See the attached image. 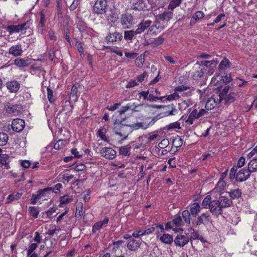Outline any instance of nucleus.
I'll return each instance as SVG.
<instances>
[{
    "mask_svg": "<svg viewBox=\"0 0 257 257\" xmlns=\"http://www.w3.org/2000/svg\"><path fill=\"white\" fill-rule=\"evenodd\" d=\"M207 69L206 68H202L200 70L197 71L195 73V75L197 77L199 78L203 76V75L205 74H206Z\"/></svg>",
    "mask_w": 257,
    "mask_h": 257,
    "instance_id": "338daca9",
    "label": "nucleus"
},
{
    "mask_svg": "<svg viewBox=\"0 0 257 257\" xmlns=\"http://www.w3.org/2000/svg\"><path fill=\"white\" fill-rule=\"evenodd\" d=\"M120 23L123 28H130L134 24L133 16L128 13L122 14L120 16Z\"/></svg>",
    "mask_w": 257,
    "mask_h": 257,
    "instance_id": "7ed1b4c3",
    "label": "nucleus"
},
{
    "mask_svg": "<svg viewBox=\"0 0 257 257\" xmlns=\"http://www.w3.org/2000/svg\"><path fill=\"white\" fill-rule=\"evenodd\" d=\"M14 64L19 67H25L28 66L31 62L29 59L17 58L14 60Z\"/></svg>",
    "mask_w": 257,
    "mask_h": 257,
    "instance_id": "a878e982",
    "label": "nucleus"
},
{
    "mask_svg": "<svg viewBox=\"0 0 257 257\" xmlns=\"http://www.w3.org/2000/svg\"><path fill=\"white\" fill-rule=\"evenodd\" d=\"M188 232H189V233H190L192 234L191 236H189L190 238V240L195 239L198 238V234L197 232H196L194 231L193 228H189Z\"/></svg>",
    "mask_w": 257,
    "mask_h": 257,
    "instance_id": "052dcab7",
    "label": "nucleus"
},
{
    "mask_svg": "<svg viewBox=\"0 0 257 257\" xmlns=\"http://www.w3.org/2000/svg\"><path fill=\"white\" fill-rule=\"evenodd\" d=\"M132 106H134V107L132 109V110L133 111H139V109H137V108L142 107V104H139L138 105H136L135 103H134L132 105H130V104H127L125 106H123L120 108L119 110H118V112L119 114H122L125 113L127 110L129 109H131Z\"/></svg>",
    "mask_w": 257,
    "mask_h": 257,
    "instance_id": "b1692460",
    "label": "nucleus"
},
{
    "mask_svg": "<svg viewBox=\"0 0 257 257\" xmlns=\"http://www.w3.org/2000/svg\"><path fill=\"white\" fill-rule=\"evenodd\" d=\"M169 145V141L167 139H163L160 143H159L158 147L159 149H165Z\"/></svg>",
    "mask_w": 257,
    "mask_h": 257,
    "instance_id": "3c124183",
    "label": "nucleus"
},
{
    "mask_svg": "<svg viewBox=\"0 0 257 257\" xmlns=\"http://www.w3.org/2000/svg\"><path fill=\"white\" fill-rule=\"evenodd\" d=\"M235 83L238 87H242L246 86L248 82L238 78L235 80Z\"/></svg>",
    "mask_w": 257,
    "mask_h": 257,
    "instance_id": "4d7b16f0",
    "label": "nucleus"
},
{
    "mask_svg": "<svg viewBox=\"0 0 257 257\" xmlns=\"http://www.w3.org/2000/svg\"><path fill=\"white\" fill-rule=\"evenodd\" d=\"M229 61L226 58H224L220 63L218 66V69L220 71L225 70L229 67Z\"/></svg>",
    "mask_w": 257,
    "mask_h": 257,
    "instance_id": "c9c22d12",
    "label": "nucleus"
},
{
    "mask_svg": "<svg viewBox=\"0 0 257 257\" xmlns=\"http://www.w3.org/2000/svg\"><path fill=\"white\" fill-rule=\"evenodd\" d=\"M238 93L231 92L223 96V99L225 104H229L234 102L238 97Z\"/></svg>",
    "mask_w": 257,
    "mask_h": 257,
    "instance_id": "4be33fe9",
    "label": "nucleus"
},
{
    "mask_svg": "<svg viewBox=\"0 0 257 257\" xmlns=\"http://www.w3.org/2000/svg\"><path fill=\"white\" fill-rule=\"evenodd\" d=\"M56 50L54 49H50L48 52V58L52 61L55 58Z\"/></svg>",
    "mask_w": 257,
    "mask_h": 257,
    "instance_id": "774afa93",
    "label": "nucleus"
},
{
    "mask_svg": "<svg viewBox=\"0 0 257 257\" xmlns=\"http://www.w3.org/2000/svg\"><path fill=\"white\" fill-rule=\"evenodd\" d=\"M130 9L135 11H141L147 9V4L145 0H131Z\"/></svg>",
    "mask_w": 257,
    "mask_h": 257,
    "instance_id": "39448f33",
    "label": "nucleus"
},
{
    "mask_svg": "<svg viewBox=\"0 0 257 257\" xmlns=\"http://www.w3.org/2000/svg\"><path fill=\"white\" fill-rule=\"evenodd\" d=\"M72 201V199L70 198H65L64 196L60 198V205L62 207V205L66 204Z\"/></svg>",
    "mask_w": 257,
    "mask_h": 257,
    "instance_id": "69168bd1",
    "label": "nucleus"
},
{
    "mask_svg": "<svg viewBox=\"0 0 257 257\" xmlns=\"http://www.w3.org/2000/svg\"><path fill=\"white\" fill-rule=\"evenodd\" d=\"M109 221V219L105 217L102 221H98L95 223L92 226V231L93 233H96L98 230H100L103 227L106 226Z\"/></svg>",
    "mask_w": 257,
    "mask_h": 257,
    "instance_id": "6ab92c4d",
    "label": "nucleus"
},
{
    "mask_svg": "<svg viewBox=\"0 0 257 257\" xmlns=\"http://www.w3.org/2000/svg\"><path fill=\"white\" fill-rule=\"evenodd\" d=\"M215 63V60H211V61H207V60H202L200 62V64L203 66V68H206L207 69V67H208V64L211 65V64H214Z\"/></svg>",
    "mask_w": 257,
    "mask_h": 257,
    "instance_id": "0e129e2a",
    "label": "nucleus"
},
{
    "mask_svg": "<svg viewBox=\"0 0 257 257\" xmlns=\"http://www.w3.org/2000/svg\"><path fill=\"white\" fill-rule=\"evenodd\" d=\"M159 19L169 21L173 17V13L170 12H164L163 13L158 15Z\"/></svg>",
    "mask_w": 257,
    "mask_h": 257,
    "instance_id": "f704fd0d",
    "label": "nucleus"
},
{
    "mask_svg": "<svg viewBox=\"0 0 257 257\" xmlns=\"http://www.w3.org/2000/svg\"><path fill=\"white\" fill-rule=\"evenodd\" d=\"M166 97V96H155L152 94H148L147 100L150 101H156L157 100H161L162 101H164L163 99Z\"/></svg>",
    "mask_w": 257,
    "mask_h": 257,
    "instance_id": "864d4df0",
    "label": "nucleus"
},
{
    "mask_svg": "<svg viewBox=\"0 0 257 257\" xmlns=\"http://www.w3.org/2000/svg\"><path fill=\"white\" fill-rule=\"evenodd\" d=\"M131 131L130 125L124 124L121 122H115L114 124V133L123 137V140L126 139Z\"/></svg>",
    "mask_w": 257,
    "mask_h": 257,
    "instance_id": "f257e3e1",
    "label": "nucleus"
},
{
    "mask_svg": "<svg viewBox=\"0 0 257 257\" xmlns=\"http://www.w3.org/2000/svg\"><path fill=\"white\" fill-rule=\"evenodd\" d=\"M40 22L38 24V27H44L45 25V23L47 21V16L48 15V13L47 11L42 10L40 13Z\"/></svg>",
    "mask_w": 257,
    "mask_h": 257,
    "instance_id": "bb28decb",
    "label": "nucleus"
},
{
    "mask_svg": "<svg viewBox=\"0 0 257 257\" xmlns=\"http://www.w3.org/2000/svg\"><path fill=\"white\" fill-rule=\"evenodd\" d=\"M47 98H48L49 102L50 103H52L54 101V100L53 99V91L50 87H47Z\"/></svg>",
    "mask_w": 257,
    "mask_h": 257,
    "instance_id": "bf43d9fd",
    "label": "nucleus"
},
{
    "mask_svg": "<svg viewBox=\"0 0 257 257\" xmlns=\"http://www.w3.org/2000/svg\"><path fill=\"white\" fill-rule=\"evenodd\" d=\"M10 162V156L7 154H0V163L8 169Z\"/></svg>",
    "mask_w": 257,
    "mask_h": 257,
    "instance_id": "cd10ccee",
    "label": "nucleus"
},
{
    "mask_svg": "<svg viewBox=\"0 0 257 257\" xmlns=\"http://www.w3.org/2000/svg\"><path fill=\"white\" fill-rule=\"evenodd\" d=\"M83 204L81 202H79L76 204L75 216L77 217H81L83 215L82 210Z\"/></svg>",
    "mask_w": 257,
    "mask_h": 257,
    "instance_id": "37998d69",
    "label": "nucleus"
},
{
    "mask_svg": "<svg viewBox=\"0 0 257 257\" xmlns=\"http://www.w3.org/2000/svg\"><path fill=\"white\" fill-rule=\"evenodd\" d=\"M106 133V130L105 128L102 127L97 131L96 135L97 137H100L102 140L106 142H108L109 140L105 136Z\"/></svg>",
    "mask_w": 257,
    "mask_h": 257,
    "instance_id": "72a5a7b5",
    "label": "nucleus"
},
{
    "mask_svg": "<svg viewBox=\"0 0 257 257\" xmlns=\"http://www.w3.org/2000/svg\"><path fill=\"white\" fill-rule=\"evenodd\" d=\"M66 141L65 140H59L54 145V148L55 150H61L63 149L65 145Z\"/></svg>",
    "mask_w": 257,
    "mask_h": 257,
    "instance_id": "58836bf2",
    "label": "nucleus"
},
{
    "mask_svg": "<svg viewBox=\"0 0 257 257\" xmlns=\"http://www.w3.org/2000/svg\"><path fill=\"white\" fill-rule=\"evenodd\" d=\"M210 221L211 216L209 213H204L201 216H198L196 223L197 225H199L201 224H208Z\"/></svg>",
    "mask_w": 257,
    "mask_h": 257,
    "instance_id": "a211bd4d",
    "label": "nucleus"
},
{
    "mask_svg": "<svg viewBox=\"0 0 257 257\" xmlns=\"http://www.w3.org/2000/svg\"><path fill=\"white\" fill-rule=\"evenodd\" d=\"M217 64V62L215 61V63L214 64L209 65L208 64V67H207V72L206 74L208 75H211L213 74L214 71V68L216 67Z\"/></svg>",
    "mask_w": 257,
    "mask_h": 257,
    "instance_id": "5fc2aeb1",
    "label": "nucleus"
},
{
    "mask_svg": "<svg viewBox=\"0 0 257 257\" xmlns=\"http://www.w3.org/2000/svg\"><path fill=\"white\" fill-rule=\"evenodd\" d=\"M106 19L108 21L114 23L117 20L118 17L114 12H111L109 15L106 16Z\"/></svg>",
    "mask_w": 257,
    "mask_h": 257,
    "instance_id": "8fccbe9b",
    "label": "nucleus"
},
{
    "mask_svg": "<svg viewBox=\"0 0 257 257\" xmlns=\"http://www.w3.org/2000/svg\"><path fill=\"white\" fill-rule=\"evenodd\" d=\"M163 108L164 111L159 114L160 118H162L169 115H175L178 113V109L173 104L164 106Z\"/></svg>",
    "mask_w": 257,
    "mask_h": 257,
    "instance_id": "423d86ee",
    "label": "nucleus"
},
{
    "mask_svg": "<svg viewBox=\"0 0 257 257\" xmlns=\"http://www.w3.org/2000/svg\"><path fill=\"white\" fill-rule=\"evenodd\" d=\"M248 170L250 173L257 171V159H253L248 164Z\"/></svg>",
    "mask_w": 257,
    "mask_h": 257,
    "instance_id": "2f4dec72",
    "label": "nucleus"
},
{
    "mask_svg": "<svg viewBox=\"0 0 257 257\" xmlns=\"http://www.w3.org/2000/svg\"><path fill=\"white\" fill-rule=\"evenodd\" d=\"M237 171V167L233 166L230 170L229 175V179L232 180L236 179V175Z\"/></svg>",
    "mask_w": 257,
    "mask_h": 257,
    "instance_id": "603ef678",
    "label": "nucleus"
},
{
    "mask_svg": "<svg viewBox=\"0 0 257 257\" xmlns=\"http://www.w3.org/2000/svg\"><path fill=\"white\" fill-rule=\"evenodd\" d=\"M4 109L9 114L18 115L21 112L22 107L21 105L12 104L8 102L5 104Z\"/></svg>",
    "mask_w": 257,
    "mask_h": 257,
    "instance_id": "20e7f679",
    "label": "nucleus"
},
{
    "mask_svg": "<svg viewBox=\"0 0 257 257\" xmlns=\"http://www.w3.org/2000/svg\"><path fill=\"white\" fill-rule=\"evenodd\" d=\"M29 28L28 22H25L17 25H9L6 28V30L9 33L10 35L15 33H19L20 32L23 33L26 30Z\"/></svg>",
    "mask_w": 257,
    "mask_h": 257,
    "instance_id": "f03ea898",
    "label": "nucleus"
},
{
    "mask_svg": "<svg viewBox=\"0 0 257 257\" xmlns=\"http://www.w3.org/2000/svg\"><path fill=\"white\" fill-rule=\"evenodd\" d=\"M37 246V244L36 243H33L29 245L28 249H27V253H28V255L31 254L33 251L36 249Z\"/></svg>",
    "mask_w": 257,
    "mask_h": 257,
    "instance_id": "680f3d73",
    "label": "nucleus"
},
{
    "mask_svg": "<svg viewBox=\"0 0 257 257\" xmlns=\"http://www.w3.org/2000/svg\"><path fill=\"white\" fill-rule=\"evenodd\" d=\"M250 174L248 169H241L236 173V180L239 182L245 181L249 178Z\"/></svg>",
    "mask_w": 257,
    "mask_h": 257,
    "instance_id": "f8f14e48",
    "label": "nucleus"
},
{
    "mask_svg": "<svg viewBox=\"0 0 257 257\" xmlns=\"http://www.w3.org/2000/svg\"><path fill=\"white\" fill-rule=\"evenodd\" d=\"M25 125V121L21 118H16L13 120L12 127L14 131L16 132H21Z\"/></svg>",
    "mask_w": 257,
    "mask_h": 257,
    "instance_id": "ddd939ff",
    "label": "nucleus"
},
{
    "mask_svg": "<svg viewBox=\"0 0 257 257\" xmlns=\"http://www.w3.org/2000/svg\"><path fill=\"white\" fill-rule=\"evenodd\" d=\"M182 2V0H171L168 6V8L169 10H173L179 7Z\"/></svg>",
    "mask_w": 257,
    "mask_h": 257,
    "instance_id": "4c0bfd02",
    "label": "nucleus"
},
{
    "mask_svg": "<svg viewBox=\"0 0 257 257\" xmlns=\"http://www.w3.org/2000/svg\"><path fill=\"white\" fill-rule=\"evenodd\" d=\"M6 86L11 92H17L20 87V84L16 80L8 81L6 84Z\"/></svg>",
    "mask_w": 257,
    "mask_h": 257,
    "instance_id": "aec40b11",
    "label": "nucleus"
},
{
    "mask_svg": "<svg viewBox=\"0 0 257 257\" xmlns=\"http://www.w3.org/2000/svg\"><path fill=\"white\" fill-rule=\"evenodd\" d=\"M77 28L81 32H84L87 30L86 24L83 21L79 20L77 23Z\"/></svg>",
    "mask_w": 257,
    "mask_h": 257,
    "instance_id": "a18cd8bd",
    "label": "nucleus"
},
{
    "mask_svg": "<svg viewBox=\"0 0 257 257\" xmlns=\"http://www.w3.org/2000/svg\"><path fill=\"white\" fill-rule=\"evenodd\" d=\"M164 42V38L161 36H160L157 38H156L153 41H152V46L154 47H158L161 44H163Z\"/></svg>",
    "mask_w": 257,
    "mask_h": 257,
    "instance_id": "a19ab883",
    "label": "nucleus"
},
{
    "mask_svg": "<svg viewBox=\"0 0 257 257\" xmlns=\"http://www.w3.org/2000/svg\"><path fill=\"white\" fill-rule=\"evenodd\" d=\"M183 140L180 138H177L173 140V146L177 148V150H178V148H180L183 145Z\"/></svg>",
    "mask_w": 257,
    "mask_h": 257,
    "instance_id": "09e8293b",
    "label": "nucleus"
},
{
    "mask_svg": "<svg viewBox=\"0 0 257 257\" xmlns=\"http://www.w3.org/2000/svg\"><path fill=\"white\" fill-rule=\"evenodd\" d=\"M221 100V96L214 95L207 100L205 104V108L207 110H211L219 104Z\"/></svg>",
    "mask_w": 257,
    "mask_h": 257,
    "instance_id": "1a4fd4ad",
    "label": "nucleus"
},
{
    "mask_svg": "<svg viewBox=\"0 0 257 257\" xmlns=\"http://www.w3.org/2000/svg\"><path fill=\"white\" fill-rule=\"evenodd\" d=\"M173 223L176 226H181L183 224V221L182 217L180 215H177L174 219Z\"/></svg>",
    "mask_w": 257,
    "mask_h": 257,
    "instance_id": "6e6d98bb",
    "label": "nucleus"
},
{
    "mask_svg": "<svg viewBox=\"0 0 257 257\" xmlns=\"http://www.w3.org/2000/svg\"><path fill=\"white\" fill-rule=\"evenodd\" d=\"M182 217L185 223L189 224L190 223V212L188 210H185L182 212Z\"/></svg>",
    "mask_w": 257,
    "mask_h": 257,
    "instance_id": "ea45409f",
    "label": "nucleus"
},
{
    "mask_svg": "<svg viewBox=\"0 0 257 257\" xmlns=\"http://www.w3.org/2000/svg\"><path fill=\"white\" fill-rule=\"evenodd\" d=\"M204 17V14L202 11H197L193 15L191 21L194 20L196 21L202 19Z\"/></svg>",
    "mask_w": 257,
    "mask_h": 257,
    "instance_id": "c03bdc74",
    "label": "nucleus"
},
{
    "mask_svg": "<svg viewBox=\"0 0 257 257\" xmlns=\"http://www.w3.org/2000/svg\"><path fill=\"white\" fill-rule=\"evenodd\" d=\"M211 197L210 195L206 196L203 199L202 205L205 208H207L208 207H210L211 204Z\"/></svg>",
    "mask_w": 257,
    "mask_h": 257,
    "instance_id": "79ce46f5",
    "label": "nucleus"
},
{
    "mask_svg": "<svg viewBox=\"0 0 257 257\" xmlns=\"http://www.w3.org/2000/svg\"><path fill=\"white\" fill-rule=\"evenodd\" d=\"M107 2L105 0L96 1L93 7L94 12L98 14H103L106 12Z\"/></svg>",
    "mask_w": 257,
    "mask_h": 257,
    "instance_id": "0eeeda50",
    "label": "nucleus"
},
{
    "mask_svg": "<svg viewBox=\"0 0 257 257\" xmlns=\"http://www.w3.org/2000/svg\"><path fill=\"white\" fill-rule=\"evenodd\" d=\"M78 85L77 84H74L71 89L69 95V102L70 104L75 103L78 98L77 95Z\"/></svg>",
    "mask_w": 257,
    "mask_h": 257,
    "instance_id": "dca6fc26",
    "label": "nucleus"
},
{
    "mask_svg": "<svg viewBox=\"0 0 257 257\" xmlns=\"http://www.w3.org/2000/svg\"><path fill=\"white\" fill-rule=\"evenodd\" d=\"M138 34H139L137 33L136 30L135 31H125L124 32V39L127 41H131L133 39L135 35H137Z\"/></svg>",
    "mask_w": 257,
    "mask_h": 257,
    "instance_id": "7c9ffc66",
    "label": "nucleus"
},
{
    "mask_svg": "<svg viewBox=\"0 0 257 257\" xmlns=\"http://www.w3.org/2000/svg\"><path fill=\"white\" fill-rule=\"evenodd\" d=\"M157 237L160 236V240L161 242L165 244H170L173 241V236L169 234H164L163 235H161V234L158 232L156 233Z\"/></svg>",
    "mask_w": 257,
    "mask_h": 257,
    "instance_id": "5701e85b",
    "label": "nucleus"
},
{
    "mask_svg": "<svg viewBox=\"0 0 257 257\" xmlns=\"http://www.w3.org/2000/svg\"><path fill=\"white\" fill-rule=\"evenodd\" d=\"M200 211V206L198 203L195 202L192 204L190 212L192 216H196Z\"/></svg>",
    "mask_w": 257,
    "mask_h": 257,
    "instance_id": "c756f323",
    "label": "nucleus"
},
{
    "mask_svg": "<svg viewBox=\"0 0 257 257\" xmlns=\"http://www.w3.org/2000/svg\"><path fill=\"white\" fill-rule=\"evenodd\" d=\"M131 147L130 145H127L125 146L121 147L119 148V153L120 155L125 156H128L130 155V150H131Z\"/></svg>",
    "mask_w": 257,
    "mask_h": 257,
    "instance_id": "473e14b6",
    "label": "nucleus"
},
{
    "mask_svg": "<svg viewBox=\"0 0 257 257\" xmlns=\"http://www.w3.org/2000/svg\"><path fill=\"white\" fill-rule=\"evenodd\" d=\"M141 244V241L140 240L133 239L128 242L127 244V247L130 250L135 251L140 247Z\"/></svg>",
    "mask_w": 257,
    "mask_h": 257,
    "instance_id": "393cba45",
    "label": "nucleus"
},
{
    "mask_svg": "<svg viewBox=\"0 0 257 257\" xmlns=\"http://www.w3.org/2000/svg\"><path fill=\"white\" fill-rule=\"evenodd\" d=\"M9 140L8 135L4 132L0 133V146H3L7 144Z\"/></svg>",
    "mask_w": 257,
    "mask_h": 257,
    "instance_id": "e433bc0d",
    "label": "nucleus"
},
{
    "mask_svg": "<svg viewBox=\"0 0 257 257\" xmlns=\"http://www.w3.org/2000/svg\"><path fill=\"white\" fill-rule=\"evenodd\" d=\"M209 209L211 212L215 215L218 216L222 214V208L219 205L218 200L212 201Z\"/></svg>",
    "mask_w": 257,
    "mask_h": 257,
    "instance_id": "2eb2a0df",
    "label": "nucleus"
},
{
    "mask_svg": "<svg viewBox=\"0 0 257 257\" xmlns=\"http://www.w3.org/2000/svg\"><path fill=\"white\" fill-rule=\"evenodd\" d=\"M218 201L222 208L229 207L232 204L231 200L226 196H220Z\"/></svg>",
    "mask_w": 257,
    "mask_h": 257,
    "instance_id": "412c9836",
    "label": "nucleus"
},
{
    "mask_svg": "<svg viewBox=\"0 0 257 257\" xmlns=\"http://www.w3.org/2000/svg\"><path fill=\"white\" fill-rule=\"evenodd\" d=\"M99 154L102 157L109 160L113 159L116 156L115 151L110 147L102 148L100 151Z\"/></svg>",
    "mask_w": 257,
    "mask_h": 257,
    "instance_id": "9b49d317",
    "label": "nucleus"
},
{
    "mask_svg": "<svg viewBox=\"0 0 257 257\" xmlns=\"http://www.w3.org/2000/svg\"><path fill=\"white\" fill-rule=\"evenodd\" d=\"M190 239L189 236L187 234H179L175 238L174 241L176 246L183 247L189 242Z\"/></svg>",
    "mask_w": 257,
    "mask_h": 257,
    "instance_id": "9d476101",
    "label": "nucleus"
},
{
    "mask_svg": "<svg viewBox=\"0 0 257 257\" xmlns=\"http://www.w3.org/2000/svg\"><path fill=\"white\" fill-rule=\"evenodd\" d=\"M23 52L21 44H18L12 46L10 48L9 53L13 56L17 57L21 56Z\"/></svg>",
    "mask_w": 257,
    "mask_h": 257,
    "instance_id": "f3484780",
    "label": "nucleus"
},
{
    "mask_svg": "<svg viewBox=\"0 0 257 257\" xmlns=\"http://www.w3.org/2000/svg\"><path fill=\"white\" fill-rule=\"evenodd\" d=\"M29 210L30 215L34 218H36L38 217L39 211L38 209L35 206H31L29 208Z\"/></svg>",
    "mask_w": 257,
    "mask_h": 257,
    "instance_id": "de8ad7c7",
    "label": "nucleus"
},
{
    "mask_svg": "<svg viewBox=\"0 0 257 257\" xmlns=\"http://www.w3.org/2000/svg\"><path fill=\"white\" fill-rule=\"evenodd\" d=\"M105 39L107 43L114 44L121 41L122 39V35L117 31L109 32Z\"/></svg>",
    "mask_w": 257,
    "mask_h": 257,
    "instance_id": "6e6552de",
    "label": "nucleus"
},
{
    "mask_svg": "<svg viewBox=\"0 0 257 257\" xmlns=\"http://www.w3.org/2000/svg\"><path fill=\"white\" fill-rule=\"evenodd\" d=\"M56 208L55 207H51L47 211H45L44 213L46 214L47 217L49 218H51L52 217V214L54 212L56 211Z\"/></svg>",
    "mask_w": 257,
    "mask_h": 257,
    "instance_id": "e2e57ef3",
    "label": "nucleus"
},
{
    "mask_svg": "<svg viewBox=\"0 0 257 257\" xmlns=\"http://www.w3.org/2000/svg\"><path fill=\"white\" fill-rule=\"evenodd\" d=\"M152 23V21L150 20H142L137 26V29H136L137 33L140 34L144 32L148 28L150 29Z\"/></svg>",
    "mask_w": 257,
    "mask_h": 257,
    "instance_id": "4468645a",
    "label": "nucleus"
},
{
    "mask_svg": "<svg viewBox=\"0 0 257 257\" xmlns=\"http://www.w3.org/2000/svg\"><path fill=\"white\" fill-rule=\"evenodd\" d=\"M228 194L231 199H237L241 197L242 193L240 189H236L230 190L228 192Z\"/></svg>",
    "mask_w": 257,
    "mask_h": 257,
    "instance_id": "c85d7f7f",
    "label": "nucleus"
},
{
    "mask_svg": "<svg viewBox=\"0 0 257 257\" xmlns=\"http://www.w3.org/2000/svg\"><path fill=\"white\" fill-rule=\"evenodd\" d=\"M168 129H180V123L178 121H176L171 123L168 125Z\"/></svg>",
    "mask_w": 257,
    "mask_h": 257,
    "instance_id": "13d9d810",
    "label": "nucleus"
},
{
    "mask_svg": "<svg viewBox=\"0 0 257 257\" xmlns=\"http://www.w3.org/2000/svg\"><path fill=\"white\" fill-rule=\"evenodd\" d=\"M22 194L20 193H12L8 196L7 199L9 201L8 202L14 200H17L18 199L20 198Z\"/></svg>",
    "mask_w": 257,
    "mask_h": 257,
    "instance_id": "49530a36",
    "label": "nucleus"
}]
</instances>
